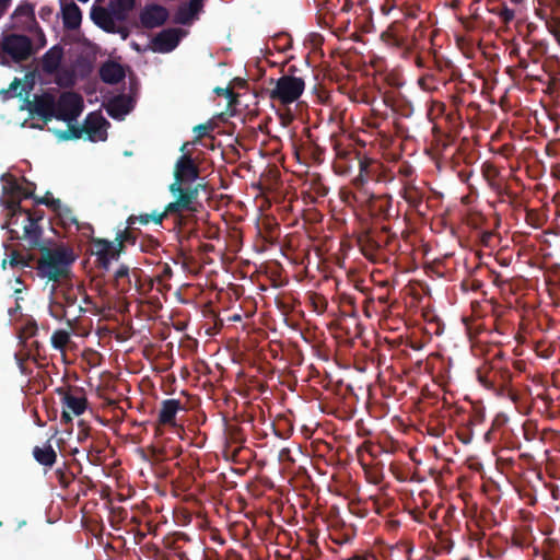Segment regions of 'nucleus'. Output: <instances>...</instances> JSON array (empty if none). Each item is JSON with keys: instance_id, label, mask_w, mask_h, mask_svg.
Listing matches in <instances>:
<instances>
[{"instance_id": "37", "label": "nucleus", "mask_w": 560, "mask_h": 560, "mask_svg": "<svg viewBox=\"0 0 560 560\" xmlns=\"http://www.w3.org/2000/svg\"><path fill=\"white\" fill-rule=\"evenodd\" d=\"M172 277H173V269H172V267L168 264H166V262L162 264L160 266V271H159V273L155 277V281L158 282L159 285L162 287L159 290L170 289V285L166 282Z\"/></svg>"}, {"instance_id": "52", "label": "nucleus", "mask_w": 560, "mask_h": 560, "mask_svg": "<svg viewBox=\"0 0 560 560\" xmlns=\"http://www.w3.org/2000/svg\"><path fill=\"white\" fill-rule=\"evenodd\" d=\"M185 5L188 7V10H191L195 12V14H198L203 7L202 0H189L188 3H185Z\"/></svg>"}, {"instance_id": "10", "label": "nucleus", "mask_w": 560, "mask_h": 560, "mask_svg": "<svg viewBox=\"0 0 560 560\" xmlns=\"http://www.w3.org/2000/svg\"><path fill=\"white\" fill-rule=\"evenodd\" d=\"M143 275L144 272L140 268H129L127 265H120L114 275L115 287L120 293H128L132 289L141 293V278Z\"/></svg>"}, {"instance_id": "56", "label": "nucleus", "mask_w": 560, "mask_h": 560, "mask_svg": "<svg viewBox=\"0 0 560 560\" xmlns=\"http://www.w3.org/2000/svg\"><path fill=\"white\" fill-rule=\"evenodd\" d=\"M52 197H50V192L47 191L44 197H38L34 194L33 200L36 205H45L47 206Z\"/></svg>"}, {"instance_id": "20", "label": "nucleus", "mask_w": 560, "mask_h": 560, "mask_svg": "<svg viewBox=\"0 0 560 560\" xmlns=\"http://www.w3.org/2000/svg\"><path fill=\"white\" fill-rule=\"evenodd\" d=\"M182 409V404L178 399H165L161 404L159 411L158 423L160 425H176V415Z\"/></svg>"}, {"instance_id": "46", "label": "nucleus", "mask_w": 560, "mask_h": 560, "mask_svg": "<svg viewBox=\"0 0 560 560\" xmlns=\"http://www.w3.org/2000/svg\"><path fill=\"white\" fill-rule=\"evenodd\" d=\"M49 314L58 319V320H61L66 317V314H67V310L60 304L59 300H55L52 303H50L49 305Z\"/></svg>"}, {"instance_id": "60", "label": "nucleus", "mask_w": 560, "mask_h": 560, "mask_svg": "<svg viewBox=\"0 0 560 560\" xmlns=\"http://www.w3.org/2000/svg\"><path fill=\"white\" fill-rule=\"evenodd\" d=\"M26 334L28 336H34L37 331V325L35 322L28 323L25 327Z\"/></svg>"}, {"instance_id": "61", "label": "nucleus", "mask_w": 560, "mask_h": 560, "mask_svg": "<svg viewBox=\"0 0 560 560\" xmlns=\"http://www.w3.org/2000/svg\"><path fill=\"white\" fill-rule=\"evenodd\" d=\"M71 411L67 410L66 408H63L62 412H61V421L63 423H70L72 422V417L70 415Z\"/></svg>"}, {"instance_id": "62", "label": "nucleus", "mask_w": 560, "mask_h": 560, "mask_svg": "<svg viewBox=\"0 0 560 560\" xmlns=\"http://www.w3.org/2000/svg\"><path fill=\"white\" fill-rule=\"evenodd\" d=\"M89 428H82L78 433V440L80 442L84 441L89 436Z\"/></svg>"}, {"instance_id": "22", "label": "nucleus", "mask_w": 560, "mask_h": 560, "mask_svg": "<svg viewBox=\"0 0 560 560\" xmlns=\"http://www.w3.org/2000/svg\"><path fill=\"white\" fill-rule=\"evenodd\" d=\"M63 27L68 31L78 30L82 22V11L73 1L61 4Z\"/></svg>"}, {"instance_id": "34", "label": "nucleus", "mask_w": 560, "mask_h": 560, "mask_svg": "<svg viewBox=\"0 0 560 560\" xmlns=\"http://www.w3.org/2000/svg\"><path fill=\"white\" fill-rule=\"evenodd\" d=\"M351 149H339L336 153V158H337V161L335 163V168H336V172L339 173V174H349L351 172V170L357 166L355 165V161H353L352 159H349V158H343L341 160V158L339 156V153H341L342 151H350Z\"/></svg>"}, {"instance_id": "40", "label": "nucleus", "mask_w": 560, "mask_h": 560, "mask_svg": "<svg viewBox=\"0 0 560 560\" xmlns=\"http://www.w3.org/2000/svg\"><path fill=\"white\" fill-rule=\"evenodd\" d=\"M4 208L8 210V213H20L23 214L26 212V209L21 206V198H18L15 196H11L10 199L2 201Z\"/></svg>"}, {"instance_id": "49", "label": "nucleus", "mask_w": 560, "mask_h": 560, "mask_svg": "<svg viewBox=\"0 0 560 560\" xmlns=\"http://www.w3.org/2000/svg\"><path fill=\"white\" fill-rule=\"evenodd\" d=\"M498 14H499L500 19H501L505 24L510 23V22L514 19V15H515V14H514V11H513L512 9H510V8L505 7V5H504L503 8H501V9H500V11H499V13H498Z\"/></svg>"}, {"instance_id": "26", "label": "nucleus", "mask_w": 560, "mask_h": 560, "mask_svg": "<svg viewBox=\"0 0 560 560\" xmlns=\"http://www.w3.org/2000/svg\"><path fill=\"white\" fill-rule=\"evenodd\" d=\"M63 50L59 46H54L45 52L42 59V67L46 73H55L61 63Z\"/></svg>"}, {"instance_id": "9", "label": "nucleus", "mask_w": 560, "mask_h": 560, "mask_svg": "<svg viewBox=\"0 0 560 560\" xmlns=\"http://www.w3.org/2000/svg\"><path fill=\"white\" fill-rule=\"evenodd\" d=\"M91 252L96 256L97 266L104 270H108L112 261L118 260L121 254L115 241L100 237L91 240Z\"/></svg>"}, {"instance_id": "21", "label": "nucleus", "mask_w": 560, "mask_h": 560, "mask_svg": "<svg viewBox=\"0 0 560 560\" xmlns=\"http://www.w3.org/2000/svg\"><path fill=\"white\" fill-rule=\"evenodd\" d=\"M481 174H482L483 178L488 182L491 189H493L499 196H506L509 198H515V195L513 192H511L506 188H503L497 182V179L500 176V171L494 164H492L490 162H485L481 166Z\"/></svg>"}, {"instance_id": "58", "label": "nucleus", "mask_w": 560, "mask_h": 560, "mask_svg": "<svg viewBox=\"0 0 560 560\" xmlns=\"http://www.w3.org/2000/svg\"><path fill=\"white\" fill-rule=\"evenodd\" d=\"M172 541H177V544L180 545V541L188 542V541H190V538L185 533H177V534H175Z\"/></svg>"}, {"instance_id": "29", "label": "nucleus", "mask_w": 560, "mask_h": 560, "mask_svg": "<svg viewBox=\"0 0 560 560\" xmlns=\"http://www.w3.org/2000/svg\"><path fill=\"white\" fill-rule=\"evenodd\" d=\"M534 540L533 528L530 524H525L512 536V544L515 547H528Z\"/></svg>"}, {"instance_id": "50", "label": "nucleus", "mask_w": 560, "mask_h": 560, "mask_svg": "<svg viewBox=\"0 0 560 560\" xmlns=\"http://www.w3.org/2000/svg\"><path fill=\"white\" fill-rule=\"evenodd\" d=\"M213 129V126L209 124H200L194 128L195 133L197 135V138H203L206 137L209 131Z\"/></svg>"}, {"instance_id": "6", "label": "nucleus", "mask_w": 560, "mask_h": 560, "mask_svg": "<svg viewBox=\"0 0 560 560\" xmlns=\"http://www.w3.org/2000/svg\"><path fill=\"white\" fill-rule=\"evenodd\" d=\"M56 104V119L68 124L77 120L84 108L83 97L73 91L61 93Z\"/></svg>"}, {"instance_id": "19", "label": "nucleus", "mask_w": 560, "mask_h": 560, "mask_svg": "<svg viewBox=\"0 0 560 560\" xmlns=\"http://www.w3.org/2000/svg\"><path fill=\"white\" fill-rule=\"evenodd\" d=\"M132 109V100L125 94L118 95L109 100L106 105L107 114L114 119H124Z\"/></svg>"}, {"instance_id": "63", "label": "nucleus", "mask_w": 560, "mask_h": 560, "mask_svg": "<svg viewBox=\"0 0 560 560\" xmlns=\"http://www.w3.org/2000/svg\"><path fill=\"white\" fill-rule=\"evenodd\" d=\"M20 84H21V81H20L18 78H15V79L11 82V84H10V86H9V91H16V89L20 86Z\"/></svg>"}, {"instance_id": "16", "label": "nucleus", "mask_w": 560, "mask_h": 560, "mask_svg": "<svg viewBox=\"0 0 560 560\" xmlns=\"http://www.w3.org/2000/svg\"><path fill=\"white\" fill-rule=\"evenodd\" d=\"M180 40V30L178 28H166L161 31L152 39V50L155 52H171L174 50Z\"/></svg>"}, {"instance_id": "38", "label": "nucleus", "mask_w": 560, "mask_h": 560, "mask_svg": "<svg viewBox=\"0 0 560 560\" xmlns=\"http://www.w3.org/2000/svg\"><path fill=\"white\" fill-rule=\"evenodd\" d=\"M401 196L410 206L415 208H419L422 203V195L415 187L408 189L405 187L402 189Z\"/></svg>"}, {"instance_id": "13", "label": "nucleus", "mask_w": 560, "mask_h": 560, "mask_svg": "<svg viewBox=\"0 0 560 560\" xmlns=\"http://www.w3.org/2000/svg\"><path fill=\"white\" fill-rule=\"evenodd\" d=\"M168 11L160 4H147L140 12L139 20L144 28H155L162 26L168 19Z\"/></svg>"}, {"instance_id": "43", "label": "nucleus", "mask_w": 560, "mask_h": 560, "mask_svg": "<svg viewBox=\"0 0 560 560\" xmlns=\"http://www.w3.org/2000/svg\"><path fill=\"white\" fill-rule=\"evenodd\" d=\"M57 217L60 219L63 226H69L71 224H78V221L75 217L73 215V212L68 207H62V209L59 211Z\"/></svg>"}, {"instance_id": "36", "label": "nucleus", "mask_w": 560, "mask_h": 560, "mask_svg": "<svg viewBox=\"0 0 560 560\" xmlns=\"http://www.w3.org/2000/svg\"><path fill=\"white\" fill-rule=\"evenodd\" d=\"M196 15L197 14H195V12H192L191 10H188V7L184 3L180 4L177 11L175 12L174 22L176 24L188 25L191 23Z\"/></svg>"}, {"instance_id": "23", "label": "nucleus", "mask_w": 560, "mask_h": 560, "mask_svg": "<svg viewBox=\"0 0 560 560\" xmlns=\"http://www.w3.org/2000/svg\"><path fill=\"white\" fill-rule=\"evenodd\" d=\"M126 77L124 67L116 61H105L100 68V78L104 83L117 84Z\"/></svg>"}, {"instance_id": "27", "label": "nucleus", "mask_w": 560, "mask_h": 560, "mask_svg": "<svg viewBox=\"0 0 560 560\" xmlns=\"http://www.w3.org/2000/svg\"><path fill=\"white\" fill-rule=\"evenodd\" d=\"M33 456L37 463L48 467H52L57 460V453L50 443H46L44 446H35Z\"/></svg>"}, {"instance_id": "12", "label": "nucleus", "mask_w": 560, "mask_h": 560, "mask_svg": "<svg viewBox=\"0 0 560 560\" xmlns=\"http://www.w3.org/2000/svg\"><path fill=\"white\" fill-rule=\"evenodd\" d=\"M170 215L174 217L175 222L177 223H180L184 220V213L182 211H170L167 203L162 212L154 210L151 213L145 214H131L127 218L126 223L131 226L137 223L148 225L150 222H153L154 224H162L163 220Z\"/></svg>"}, {"instance_id": "57", "label": "nucleus", "mask_w": 560, "mask_h": 560, "mask_svg": "<svg viewBox=\"0 0 560 560\" xmlns=\"http://www.w3.org/2000/svg\"><path fill=\"white\" fill-rule=\"evenodd\" d=\"M214 92L218 95H223L226 97H232L234 95L233 91L230 88H217Z\"/></svg>"}, {"instance_id": "41", "label": "nucleus", "mask_w": 560, "mask_h": 560, "mask_svg": "<svg viewBox=\"0 0 560 560\" xmlns=\"http://www.w3.org/2000/svg\"><path fill=\"white\" fill-rule=\"evenodd\" d=\"M132 9H127L126 7H120L118 3L116 2H112L110 3V10H109V13L114 20V22L116 23V21H119V22H122L127 19V15L128 13L131 11Z\"/></svg>"}, {"instance_id": "28", "label": "nucleus", "mask_w": 560, "mask_h": 560, "mask_svg": "<svg viewBox=\"0 0 560 560\" xmlns=\"http://www.w3.org/2000/svg\"><path fill=\"white\" fill-rule=\"evenodd\" d=\"M137 229L131 225H127L122 230H118L115 236V243L122 253L126 244L135 245L137 241Z\"/></svg>"}, {"instance_id": "5", "label": "nucleus", "mask_w": 560, "mask_h": 560, "mask_svg": "<svg viewBox=\"0 0 560 560\" xmlns=\"http://www.w3.org/2000/svg\"><path fill=\"white\" fill-rule=\"evenodd\" d=\"M23 214L24 219L21 223L22 233L18 230H11L10 240H21L25 243L27 249H36V247L40 245V241H43V228L39 225V222L44 219V211L26 210Z\"/></svg>"}, {"instance_id": "33", "label": "nucleus", "mask_w": 560, "mask_h": 560, "mask_svg": "<svg viewBox=\"0 0 560 560\" xmlns=\"http://www.w3.org/2000/svg\"><path fill=\"white\" fill-rule=\"evenodd\" d=\"M55 476L62 489H68L75 479V475L69 470L67 463H63L61 467L55 470Z\"/></svg>"}, {"instance_id": "3", "label": "nucleus", "mask_w": 560, "mask_h": 560, "mask_svg": "<svg viewBox=\"0 0 560 560\" xmlns=\"http://www.w3.org/2000/svg\"><path fill=\"white\" fill-rule=\"evenodd\" d=\"M296 66L292 65L285 74L277 80L271 79L275 88L269 92V97L282 105L296 102L305 90V80L303 77L296 75Z\"/></svg>"}, {"instance_id": "53", "label": "nucleus", "mask_w": 560, "mask_h": 560, "mask_svg": "<svg viewBox=\"0 0 560 560\" xmlns=\"http://www.w3.org/2000/svg\"><path fill=\"white\" fill-rule=\"evenodd\" d=\"M110 34H119L121 39L126 40L129 37L130 32L126 26L116 24L114 31Z\"/></svg>"}, {"instance_id": "14", "label": "nucleus", "mask_w": 560, "mask_h": 560, "mask_svg": "<svg viewBox=\"0 0 560 560\" xmlns=\"http://www.w3.org/2000/svg\"><path fill=\"white\" fill-rule=\"evenodd\" d=\"M56 105L55 96L49 93H44L39 96H35L34 101L30 104V112L47 122L56 118Z\"/></svg>"}, {"instance_id": "64", "label": "nucleus", "mask_w": 560, "mask_h": 560, "mask_svg": "<svg viewBox=\"0 0 560 560\" xmlns=\"http://www.w3.org/2000/svg\"><path fill=\"white\" fill-rule=\"evenodd\" d=\"M345 560H369V558L364 555H353L352 557Z\"/></svg>"}, {"instance_id": "8", "label": "nucleus", "mask_w": 560, "mask_h": 560, "mask_svg": "<svg viewBox=\"0 0 560 560\" xmlns=\"http://www.w3.org/2000/svg\"><path fill=\"white\" fill-rule=\"evenodd\" d=\"M2 50L15 62L27 60L33 54V44L28 36L9 34L3 38Z\"/></svg>"}, {"instance_id": "39", "label": "nucleus", "mask_w": 560, "mask_h": 560, "mask_svg": "<svg viewBox=\"0 0 560 560\" xmlns=\"http://www.w3.org/2000/svg\"><path fill=\"white\" fill-rule=\"evenodd\" d=\"M33 258L34 257L31 254L21 255L20 253L13 250L11 253V255H10L9 264L12 267H18V266L30 267L31 266V261L33 260Z\"/></svg>"}, {"instance_id": "48", "label": "nucleus", "mask_w": 560, "mask_h": 560, "mask_svg": "<svg viewBox=\"0 0 560 560\" xmlns=\"http://www.w3.org/2000/svg\"><path fill=\"white\" fill-rule=\"evenodd\" d=\"M546 24L550 33L560 42V19H551Z\"/></svg>"}, {"instance_id": "51", "label": "nucleus", "mask_w": 560, "mask_h": 560, "mask_svg": "<svg viewBox=\"0 0 560 560\" xmlns=\"http://www.w3.org/2000/svg\"><path fill=\"white\" fill-rule=\"evenodd\" d=\"M160 247L159 241L150 237L141 243V249L144 252H154Z\"/></svg>"}, {"instance_id": "42", "label": "nucleus", "mask_w": 560, "mask_h": 560, "mask_svg": "<svg viewBox=\"0 0 560 560\" xmlns=\"http://www.w3.org/2000/svg\"><path fill=\"white\" fill-rule=\"evenodd\" d=\"M537 434L538 427L536 422L528 420L523 424V435L526 441H534L537 438Z\"/></svg>"}, {"instance_id": "11", "label": "nucleus", "mask_w": 560, "mask_h": 560, "mask_svg": "<svg viewBox=\"0 0 560 560\" xmlns=\"http://www.w3.org/2000/svg\"><path fill=\"white\" fill-rule=\"evenodd\" d=\"M339 156L341 158V160L343 158H349V159H352L353 161H355V165L359 170V174L352 179V185L357 189H362L363 186L365 185V183L370 178L369 170H370L372 160L370 158L361 154L355 149H351L350 151H342L341 153H339Z\"/></svg>"}, {"instance_id": "55", "label": "nucleus", "mask_w": 560, "mask_h": 560, "mask_svg": "<svg viewBox=\"0 0 560 560\" xmlns=\"http://www.w3.org/2000/svg\"><path fill=\"white\" fill-rule=\"evenodd\" d=\"M47 207L50 208L56 214H58L63 206L61 205L60 199L51 198Z\"/></svg>"}, {"instance_id": "30", "label": "nucleus", "mask_w": 560, "mask_h": 560, "mask_svg": "<svg viewBox=\"0 0 560 560\" xmlns=\"http://www.w3.org/2000/svg\"><path fill=\"white\" fill-rule=\"evenodd\" d=\"M79 293H80L79 288H73V287L61 288L56 293V299L59 300L60 304L67 310L77 304Z\"/></svg>"}, {"instance_id": "7", "label": "nucleus", "mask_w": 560, "mask_h": 560, "mask_svg": "<svg viewBox=\"0 0 560 560\" xmlns=\"http://www.w3.org/2000/svg\"><path fill=\"white\" fill-rule=\"evenodd\" d=\"M397 241L395 233L390 232L388 225H383L380 229L370 231L362 242V252L365 257L374 259L375 254L383 249L389 248L394 242Z\"/></svg>"}, {"instance_id": "32", "label": "nucleus", "mask_w": 560, "mask_h": 560, "mask_svg": "<svg viewBox=\"0 0 560 560\" xmlns=\"http://www.w3.org/2000/svg\"><path fill=\"white\" fill-rule=\"evenodd\" d=\"M14 16L25 18V23L27 24L30 30L32 28V26H37L34 5L31 2L25 1L19 4L14 11Z\"/></svg>"}, {"instance_id": "45", "label": "nucleus", "mask_w": 560, "mask_h": 560, "mask_svg": "<svg viewBox=\"0 0 560 560\" xmlns=\"http://www.w3.org/2000/svg\"><path fill=\"white\" fill-rule=\"evenodd\" d=\"M83 133H85L83 126L82 127L73 126L70 122L69 124V129L67 131L62 132L61 138L63 140L80 139Z\"/></svg>"}, {"instance_id": "1", "label": "nucleus", "mask_w": 560, "mask_h": 560, "mask_svg": "<svg viewBox=\"0 0 560 560\" xmlns=\"http://www.w3.org/2000/svg\"><path fill=\"white\" fill-rule=\"evenodd\" d=\"M174 182L168 186L174 200L168 203L170 211L196 214L203 209L199 199L201 191L209 194L211 189L207 183H195L200 175L198 164L190 154H182L174 165Z\"/></svg>"}, {"instance_id": "2", "label": "nucleus", "mask_w": 560, "mask_h": 560, "mask_svg": "<svg viewBox=\"0 0 560 560\" xmlns=\"http://www.w3.org/2000/svg\"><path fill=\"white\" fill-rule=\"evenodd\" d=\"M40 257L36 261L37 276L48 281L58 282L68 277L71 264L75 260L73 250L65 245L49 248L43 244L36 247Z\"/></svg>"}, {"instance_id": "44", "label": "nucleus", "mask_w": 560, "mask_h": 560, "mask_svg": "<svg viewBox=\"0 0 560 560\" xmlns=\"http://www.w3.org/2000/svg\"><path fill=\"white\" fill-rule=\"evenodd\" d=\"M166 547L172 552L174 560H189L187 552L183 550L182 546L178 545L177 541H170Z\"/></svg>"}, {"instance_id": "24", "label": "nucleus", "mask_w": 560, "mask_h": 560, "mask_svg": "<svg viewBox=\"0 0 560 560\" xmlns=\"http://www.w3.org/2000/svg\"><path fill=\"white\" fill-rule=\"evenodd\" d=\"M90 18L93 23L106 33H112L116 23L114 22L109 10L102 5L91 8Z\"/></svg>"}, {"instance_id": "18", "label": "nucleus", "mask_w": 560, "mask_h": 560, "mask_svg": "<svg viewBox=\"0 0 560 560\" xmlns=\"http://www.w3.org/2000/svg\"><path fill=\"white\" fill-rule=\"evenodd\" d=\"M392 202V197L388 195H371L368 199L369 211L373 217L389 220L393 217L390 213Z\"/></svg>"}, {"instance_id": "17", "label": "nucleus", "mask_w": 560, "mask_h": 560, "mask_svg": "<svg viewBox=\"0 0 560 560\" xmlns=\"http://www.w3.org/2000/svg\"><path fill=\"white\" fill-rule=\"evenodd\" d=\"M0 179L2 183H4L2 187L3 195L15 196L21 199H33L35 190V185L33 183H28L24 178V180L27 183V187H23L18 183L16 178L9 173L2 174Z\"/></svg>"}, {"instance_id": "47", "label": "nucleus", "mask_w": 560, "mask_h": 560, "mask_svg": "<svg viewBox=\"0 0 560 560\" xmlns=\"http://www.w3.org/2000/svg\"><path fill=\"white\" fill-rule=\"evenodd\" d=\"M21 217H24V214L14 213V215H12V213H8V219L2 224V229H8V233L10 234V231L14 230L12 226L19 225V220Z\"/></svg>"}, {"instance_id": "35", "label": "nucleus", "mask_w": 560, "mask_h": 560, "mask_svg": "<svg viewBox=\"0 0 560 560\" xmlns=\"http://www.w3.org/2000/svg\"><path fill=\"white\" fill-rule=\"evenodd\" d=\"M50 341L54 349L63 351L70 342V334L67 330L58 329L51 335Z\"/></svg>"}, {"instance_id": "31", "label": "nucleus", "mask_w": 560, "mask_h": 560, "mask_svg": "<svg viewBox=\"0 0 560 560\" xmlns=\"http://www.w3.org/2000/svg\"><path fill=\"white\" fill-rule=\"evenodd\" d=\"M384 103L402 117H407L411 114V106L406 102L405 97H393L386 95L384 97Z\"/></svg>"}, {"instance_id": "15", "label": "nucleus", "mask_w": 560, "mask_h": 560, "mask_svg": "<svg viewBox=\"0 0 560 560\" xmlns=\"http://www.w3.org/2000/svg\"><path fill=\"white\" fill-rule=\"evenodd\" d=\"M109 122L102 116L101 113H90L84 119V131L90 141H105L107 138L106 126Z\"/></svg>"}, {"instance_id": "4", "label": "nucleus", "mask_w": 560, "mask_h": 560, "mask_svg": "<svg viewBox=\"0 0 560 560\" xmlns=\"http://www.w3.org/2000/svg\"><path fill=\"white\" fill-rule=\"evenodd\" d=\"M502 352H499L489 364L477 370L479 383L500 393L508 390L512 382V373L506 365L502 364Z\"/></svg>"}, {"instance_id": "59", "label": "nucleus", "mask_w": 560, "mask_h": 560, "mask_svg": "<svg viewBox=\"0 0 560 560\" xmlns=\"http://www.w3.org/2000/svg\"><path fill=\"white\" fill-rule=\"evenodd\" d=\"M114 2L118 3L120 7H126L127 9H133L136 0H115Z\"/></svg>"}, {"instance_id": "54", "label": "nucleus", "mask_w": 560, "mask_h": 560, "mask_svg": "<svg viewBox=\"0 0 560 560\" xmlns=\"http://www.w3.org/2000/svg\"><path fill=\"white\" fill-rule=\"evenodd\" d=\"M38 14L42 20L47 21L50 19V16L52 14V8H50L48 5H44L40 8Z\"/></svg>"}, {"instance_id": "25", "label": "nucleus", "mask_w": 560, "mask_h": 560, "mask_svg": "<svg viewBox=\"0 0 560 560\" xmlns=\"http://www.w3.org/2000/svg\"><path fill=\"white\" fill-rule=\"evenodd\" d=\"M58 393L62 394V408H66L75 416H80L85 411L88 400L84 396H74L69 392H65L62 388H59Z\"/></svg>"}]
</instances>
